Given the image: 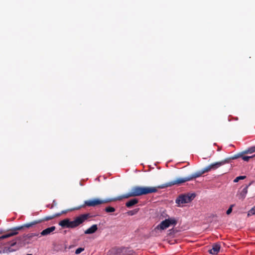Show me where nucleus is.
<instances>
[{"instance_id": "f257e3e1", "label": "nucleus", "mask_w": 255, "mask_h": 255, "mask_svg": "<svg viewBox=\"0 0 255 255\" xmlns=\"http://www.w3.org/2000/svg\"><path fill=\"white\" fill-rule=\"evenodd\" d=\"M156 192L157 189L155 187L136 186L133 187L129 193L114 198H109L105 199L95 198L91 200H86L84 202V206L88 207H95L99 205L108 203L113 201H116L118 200L120 201L124 198L126 199L131 197L139 196L152 193H155Z\"/></svg>"}, {"instance_id": "f03ea898", "label": "nucleus", "mask_w": 255, "mask_h": 255, "mask_svg": "<svg viewBox=\"0 0 255 255\" xmlns=\"http://www.w3.org/2000/svg\"><path fill=\"white\" fill-rule=\"evenodd\" d=\"M89 217V214H84L77 217L73 221L66 218L60 221L59 225L62 228H75L84 223Z\"/></svg>"}, {"instance_id": "7ed1b4c3", "label": "nucleus", "mask_w": 255, "mask_h": 255, "mask_svg": "<svg viewBox=\"0 0 255 255\" xmlns=\"http://www.w3.org/2000/svg\"><path fill=\"white\" fill-rule=\"evenodd\" d=\"M206 172L205 171L204 168L200 171H198L195 173L192 174L191 175L184 177V178H179L174 180L173 181H170L169 182L165 183L164 184L159 185L157 186V187H155L157 190V188L159 189H163L168 187H170L174 185H180L182 183H183L185 182L191 181L193 179L196 178L197 177H200L203 174L205 173Z\"/></svg>"}, {"instance_id": "20e7f679", "label": "nucleus", "mask_w": 255, "mask_h": 255, "mask_svg": "<svg viewBox=\"0 0 255 255\" xmlns=\"http://www.w3.org/2000/svg\"><path fill=\"white\" fill-rule=\"evenodd\" d=\"M177 221L174 218L166 219L162 221L156 228L155 229L164 230L171 225H176Z\"/></svg>"}, {"instance_id": "39448f33", "label": "nucleus", "mask_w": 255, "mask_h": 255, "mask_svg": "<svg viewBox=\"0 0 255 255\" xmlns=\"http://www.w3.org/2000/svg\"><path fill=\"white\" fill-rule=\"evenodd\" d=\"M230 159L227 158L221 161L211 163V164L204 168L206 173L208 172L211 170H215L220 166L224 165L225 164L229 163Z\"/></svg>"}, {"instance_id": "423d86ee", "label": "nucleus", "mask_w": 255, "mask_h": 255, "mask_svg": "<svg viewBox=\"0 0 255 255\" xmlns=\"http://www.w3.org/2000/svg\"><path fill=\"white\" fill-rule=\"evenodd\" d=\"M195 197L194 193L182 195L176 200V203L179 205L183 204L190 202Z\"/></svg>"}, {"instance_id": "0eeeda50", "label": "nucleus", "mask_w": 255, "mask_h": 255, "mask_svg": "<svg viewBox=\"0 0 255 255\" xmlns=\"http://www.w3.org/2000/svg\"><path fill=\"white\" fill-rule=\"evenodd\" d=\"M24 228V225L20 226H18V227L13 228L8 231V233L0 236V240L15 236L18 234V232H17L18 231H20Z\"/></svg>"}, {"instance_id": "6e6552de", "label": "nucleus", "mask_w": 255, "mask_h": 255, "mask_svg": "<svg viewBox=\"0 0 255 255\" xmlns=\"http://www.w3.org/2000/svg\"><path fill=\"white\" fill-rule=\"evenodd\" d=\"M118 255H136L134 252L128 248L122 247L117 250Z\"/></svg>"}, {"instance_id": "1a4fd4ad", "label": "nucleus", "mask_w": 255, "mask_h": 255, "mask_svg": "<svg viewBox=\"0 0 255 255\" xmlns=\"http://www.w3.org/2000/svg\"><path fill=\"white\" fill-rule=\"evenodd\" d=\"M250 185V184L249 185H246L240 192V193L237 194V196L239 199L243 200L245 198L246 195L248 193V187Z\"/></svg>"}, {"instance_id": "9d476101", "label": "nucleus", "mask_w": 255, "mask_h": 255, "mask_svg": "<svg viewBox=\"0 0 255 255\" xmlns=\"http://www.w3.org/2000/svg\"><path fill=\"white\" fill-rule=\"evenodd\" d=\"M56 229L55 226H52L49 228H47L44 230H43L41 233L40 235L42 236H47L50 235L51 233L54 231Z\"/></svg>"}, {"instance_id": "9b49d317", "label": "nucleus", "mask_w": 255, "mask_h": 255, "mask_svg": "<svg viewBox=\"0 0 255 255\" xmlns=\"http://www.w3.org/2000/svg\"><path fill=\"white\" fill-rule=\"evenodd\" d=\"M220 249V245L218 244H214L212 246L211 249L209 250L210 254L212 255H216L219 252Z\"/></svg>"}, {"instance_id": "f8f14e48", "label": "nucleus", "mask_w": 255, "mask_h": 255, "mask_svg": "<svg viewBox=\"0 0 255 255\" xmlns=\"http://www.w3.org/2000/svg\"><path fill=\"white\" fill-rule=\"evenodd\" d=\"M98 230V226L97 225H93L91 227L84 231L85 234H92L95 233Z\"/></svg>"}, {"instance_id": "ddd939ff", "label": "nucleus", "mask_w": 255, "mask_h": 255, "mask_svg": "<svg viewBox=\"0 0 255 255\" xmlns=\"http://www.w3.org/2000/svg\"><path fill=\"white\" fill-rule=\"evenodd\" d=\"M138 202V199L136 198L132 199L126 203V206L128 208H131Z\"/></svg>"}, {"instance_id": "4468645a", "label": "nucleus", "mask_w": 255, "mask_h": 255, "mask_svg": "<svg viewBox=\"0 0 255 255\" xmlns=\"http://www.w3.org/2000/svg\"><path fill=\"white\" fill-rule=\"evenodd\" d=\"M41 222L42 220H35L30 223L24 224V227L29 228L32 227L34 225L40 223Z\"/></svg>"}, {"instance_id": "2eb2a0df", "label": "nucleus", "mask_w": 255, "mask_h": 255, "mask_svg": "<svg viewBox=\"0 0 255 255\" xmlns=\"http://www.w3.org/2000/svg\"><path fill=\"white\" fill-rule=\"evenodd\" d=\"M61 214H62V213H56V214H55L51 216H46L44 218L43 221H49V220L53 219L54 218H55L56 217H59Z\"/></svg>"}, {"instance_id": "dca6fc26", "label": "nucleus", "mask_w": 255, "mask_h": 255, "mask_svg": "<svg viewBox=\"0 0 255 255\" xmlns=\"http://www.w3.org/2000/svg\"><path fill=\"white\" fill-rule=\"evenodd\" d=\"M255 152V146L251 147L242 152L243 154H251Z\"/></svg>"}, {"instance_id": "f3484780", "label": "nucleus", "mask_w": 255, "mask_h": 255, "mask_svg": "<svg viewBox=\"0 0 255 255\" xmlns=\"http://www.w3.org/2000/svg\"><path fill=\"white\" fill-rule=\"evenodd\" d=\"M254 157H255V154L252 156H243V154H242V158L244 161H249L250 159Z\"/></svg>"}, {"instance_id": "a211bd4d", "label": "nucleus", "mask_w": 255, "mask_h": 255, "mask_svg": "<svg viewBox=\"0 0 255 255\" xmlns=\"http://www.w3.org/2000/svg\"><path fill=\"white\" fill-rule=\"evenodd\" d=\"M38 236V234H37V233H30V234H28L26 235L25 237L27 239H31L32 238H33L34 237H36V236Z\"/></svg>"}, {"instance_id": "6ab92c4d", "label": "nucleus", "mask_w": 255, "mask_h": 255, "mask_svg": "<svg viewBox=\"0 0 255 255\" xmlns=\"http://www.w3.org/2000/svg\"><path fill=\"white\" fill-rule=\"evenodd\" d=\"M255 215V206L249 210L248 213V216H251Z\"/></svg>"}, {"instance_id": "aec40b11", "label": "nucleus", "mask_w": 255, "mask_h": 255, "mask_svg": "<svg viewBox=\"0 0 255 255\" xmlns=\"http://www.w3.org/2000/svg\"><path fill=\"white\" fill-rule=\"evenodd\" d=\"M105 211L107 213L114 212L115 211V209L112 207H107L105 209Z\"/></svg>"}, {"instance_id": "412c9836", "label": "nucleus", "mask_w": 255, "mask_h": 255, "mask_svg": "<svg viewBox=\"0 0 255 255\" xmlns=\"http://www.w3.org/2000/svg\"><path fill=\"white\" fill-rule=\"evenodd\" d=\"M139 210V209H135L133 210L129 211L128 212V215L132 216L136 214Z\"/></svg>"}, {"instance_id": "4be33fe9", "label": "nucleus", "mask_w": 255, "mask_h": 255, "mask_svg": "<svg viewBox=\"0 0 255 255\" xmlns=\"http://www.w3.org/2000/svg\"><path fill=\"white\" fill-rule=\"evenodd\" d=\"M246 178V176H238L237 177H236L234 180V182L235 183H237L240 180H243L244 179H245Z\"/></svg>"}, {"instance_id": "5701e85b", "label": "nucleus", "mask_w": 255, "mask_h": 255, "mask_svg": "<svg viewBox=\"0 0 255 255\" xmlns=\"http://www.w3.org/2000/svg\"><path fill=\"white\" fill-rule=\"evenodd\" d=\"M242 154H243L242 152L241 153H239V154L235 155L233 156H232L231 158H230V159H237V158H238L239 157H242Z\"/></svg>"}, {"instance_id": "b1692460", "label": "nucleus", "mask_w": 255, "mask_h": 255, "mask_svg": "<svg viewBox=\"0 0 255 255\" xmlns=\"http://www.w3.org/2000/svg\"><path fill=\"white\" fill-rule=\"evenodd\" d=\"M84 250V248H78L76 251H75V254H79L80 253H81L82 252H83V251Z\"/></svg>"}, {"instance_id": "393cba45", "label": "nucleus", "mask_w": 255, "mask_h": 255, "mask_svg": "<svg viewBox=\"0 0 255 255\" xmlns=\"http://www.w3.org/2000/svg\"><path fill=\"white\" fill-rule=\"evenodd\" d=\"M234 206V205H231L230 208L227 210L226 212V214L227 215H229L232 211V208Z\"/></svg>"}, {"instance_id": "a878e982", "label": "nucleus", "mask_w": 255, "mask_h": 255, "mask_svg": "<svg viewBox=\"0 0 255 255\" xmlns=\"http://www.w3.org/2000/svg\"><path fill=\"white\" fill-rule=\"evenodd\" d=\"M16 241H12V243L10 244V245L11 247H12V246H14L16 244Z\"/></svg>"}, {"instance_id": "bb28decb", "label": "nucleus", "mask_w": 255, "mask_h": 255, "mask_svg": "<svg viewBox=\"0 0 255 255\" xmlns=\"http://www.w3.org/2000/svg\"><path fill=\"white\" fill-rule=\"evenodd\" d=\"M65 213V212H64V211H63V212H62V213Z\"/></svg>"}, {"instance_id": "cd10ccee", "label": "nucleus", "mask_w": 255, "mask_h": 255, "mask_svg": "<svg viewBox=\"0 0 255 255\" xmlns=\"http://www.w3.org/2000/svg\"><path fill=\"white\" fill-rule=\"evenodd\" d=\"M26 255H32L31 254H27Z\"/></svg>"}]
</instances>
